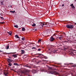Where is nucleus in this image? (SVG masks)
Listing matches in <instances>:
<instances>
[{"mask_svg":"<svg viewBox=\"0 0 76 76\" xmlns=\"http://www.w3.org/2000/svg\"><path fill=\"white\" fill-rule=\"evenodd\" d=\"M56 32H58V31H56Z\"/></svg>","mask_w":76,"mask_h":76,"instance_id":"46","label":"nucleus"},{"mask_svg":"<svg viewBox=\"0 0 76 76\" xmlns=\"http://www.w3.org/2000/svg\"><path fill=\"white\" fill-rule=\"evenodd\" d=\"M42 3H43L42 2Z\"/></svg>","mask_w":76,"mask_h":76,"instance_id":"49","label":"nucleus"},{"mask_svg":"<svg viewBox=\"0 0 76 76\" xmlns=\"http://www.w3.org/2000/svg\"><path fill=\"white\" fill-rule=\"evenodd\" d=\"M64 6V4H63L62 5V7H63V6Z\"/></svg>","mask_w":76,"mask_h":76,"instance_id":"38","label":"nucleus"},{"mask_svg":"<svg viewBox=\"0 0 76 76\" xmlns=\"http://www.w3.org/2000/svg\"><path fill=\"white\" fill-rule=\"evenodd\" d=\"M9 46L8 45L7 46V48H6V49L7 50V49H9Z\"/></svg>","mask_w":76,"mask_h":76,"instance_id":"24","label":"nucleus"},{"mask_svg":"<svg viewBox=\"0 0 76 76\" xmlns=\"http://www.w3.org/2000/svg\"><path fill=\"white\" fill-rule=\"evenodd\" d=\"M72 67H76V64H74V65H72Z\"/></svg>","mask_w":76,"mask_h":76,"instance_id":"30","label":"nucleus"},{"mask_svg":"<svg viewBox=\"0 0 76 76\" xmlns=\"http://www.w3.org/2000/svg\"><path fill=\"white\" fill-rule=\"evenodd\" d=\"M7 61L8 62V63H12V60H11V59H10L9 58H8L7 59Z\"/></svg>","mask_w":76,"mask_h":76,"instance_id":"6","label":"nucleus"},{"mask_svg":"<svg viewBox=\"0 0 76 76\" xmlns=\"http://www.w3.org/2000/svg\"><path fill=\"white\" fill-rule=\"evenodd\" d=\"M54 66H55V67H57V66L56 65H54Z\"/></svg>","mask_w":76,"mask_h":76,"instance_id":"41","label":"nucleus"},{"mask_svg":"<svg viewBox=\"0 0 76 76\" xmlns=\"http://www.w3.org/2000/svg\"><path fill=\"white\" fill-rule=\"evenodd\" d=\"M10 54V53H8V54Z\"/></svg>","mask_w":76,"mask_h":76,"instance_id":"44","label":"nucleus"},{"mask_svg":"<svg viewBox=\"0 0 76 76\" xmlns=\"http://www.w3.org/2000/svg\"><path fill=\"white\" fill-rule=\"evenodd\" d=\"M74 25H76V23H75L74 24Z\"/></svg>","mask_w":76,"mask_h":76,"instance_id":"42","label":"nucleus"},{"mask_svg":"<svg viewBox=\"0 0 76 76\" xmlns=\"http://www.w3.org/2000/svg\"><path fill=\"white\" fill-rule=\"evenodd\" d=\"M26 72H27V73H29V72H30V70H26Z\"/></svg>","mask_w":76,"mask_h":76,"instance_id":"18","label":"nucleus"},{"mask_svg":"<svg viewBox=\"0 0 76 76\" xmlns=\"http://www.w3.org/2000/svg\"><path fill=\"white\" fill-rule=\"evenodd\" d=\"M40 26H45V27H48V23H47L45 22H40Z\"/></svg>","mask_w":76,"mask_h":76,"instance_id":"2","label":"nucleus"},{"mask_svg":"<svg viewBox=\"0 0 76 76\" xmlns=\"http://www.w3.org/2000/svg\"><path fill=\"white\" fill-rule=\"evenodd\" d=\"M63 38V37H59L58 38V39H60V40H61H61H62V39Z\"/></svg>","mask_w":76,"mask_h":76,"instance_id":"13","label":"nucleus"},{"mask_svg":"<svg viewBox=\"0 0 76 76\" xmlns=\"http://www.w3.org/2000/svg\"><path fill=\"white\" fill-rule=\"evenodd\" d=\"M32 49H34V50H35V49H36V48L34 47L32 48Z\"/></svg>","mask_w":76,"mask_h":76,"instance_id":"29","label":"nucleus"},{"mask_svg":"<svg viewBox=\"0 0 76 76\" xmlns=\"http://www.w3.org/2000/svg\"><path fill=\"white\" fill-rule=\"evenodd\" d=\"M12 70H13V69H12Z\"/></svg>","mask_w":76,"mask_h":76,"instance_id":"50","label":"nucleus"},{"mask_svg":"<svg viewBox=\"0 0 76 76\" xmlns=\"http://www.w3.org/2000/svg\"><path fill=\"white\" fill-rule=\"evenodd\" d=\"M18 56L16 54H14L12 55V57H14V58H16Z\"/></svg>","mask_w":76,"mask_h":76,"instance_id":"8","label":"nucleus"},{"mask_svg":"<svg viewBox=\"0 0 76 76\" xmlns=\"http://www.w3.org/2000/svg\"><path fill=\"white\" fill-rule=\"evenodd\" d=\"M13 67H15V66H13Z\"/></svg>","mask_w":76,"mask_h":76,"instance_id":"45","label":"nucleus"},{"mask_svg":"<svg viewBox=\"0 0 76 76\" xmlns=\"http://www.w3.org/2000/svg\"><path fill=\"white\" fill-rule=\"evenodd\" d=\"M0 53H3V51L0 50Z\"/></svg>","mask_w":76,"mask_h":76,"instance_id":"35","label":"nucleus"},{"mask_svg":"<svg viewBox=\"0 0 76 76\" xmlns=\"http://www.w3.org/2000/svg\"><path fill=\"white\" fill-rule=\"evenodd\" d=\"M56 33H54V34L53 35V36H51L50 37V41L51 42H53V41H54V40L55 39V38H54V36L55 37H56Z\"/></svg>","mask_w":76,"mask_h":76,"instance_id":"3","label":"nucleus"},{"mask_svg":"<svg viewBox=\"0 0 76 76\" xmlns=\"http://www.w3.org/2000/svg\"><path fill=\"white\" fill-rule=\"evenodd\" d=\"M4 24V22H0V24Z\"/></svg>","mask_w":76,"mask_h":76,"instance_id":"25","label":"nucleus"},{"mask_svg":"<svg viewBox=\"0 0 76 76\" xmlns=\"http://www.w3.org/2000/svg\"><path fill=\"white\" fill-rule=\"evenodd\" d=\"M64 42L69 43V42H70V40H67V41H64Z\"/></svg>","mask_w":76,"mask_h":76,"instance_id":"12","label":"nucleus"},{"mask_svg":"<svg viewBox=\"0 0 76 76\" xmlns=\"http://www.w3.org/2000/svg\"><path fill=\"white\" fill-rule=\"evenodd\" d=\"M48 50H49V51H51V50H50V49H49Z\"/></svg>","mask_w":76,"mask_h":76,"instance_id":"36","label":"nucleus"},{"mask_svg":"<svg viewBox=\"0 0 76 76\" xmlns=\"http://www.w3.org/2000/svg\"><path fill=\"white\" fill-rule=\"evenodd\" d=\"M70 54L71 55H72V56H73V55H74V53H73V52H71L70 53Z\"/></svg>","mask_w":76,"mask_h":76,"instance_id":"23","label":"nucleus"},{"mask_svg":"<svg viewBox=\"0 0 76 76\" xmlns=\"http://www.w3.org/2000/svg\"><path fill=\"white\" fill-rule=\"evenodd\" d=\"M32 26H36V24L35 23H34L33 25H32Z\"/></svg>","mask_w":76,"mask_h":76,"instance_id":"22","label":"nucleus"},{"mask_svg":"<svg viewBox=\"0 0 76 76\" xmlns=\"http://www.w3.org/2000/svg\"><path fill=\"white\" fill-rule=\"evenodd\" d=\"M7 34H9L10 35H12V33L10 32H7Z\"/></svg>","mask_w":76,"mask_h":76,"instance_id":"17","label":"nucleus"},{"mask_svg":"<svg viewBox=\"0 0 76 76\" xmlns=\"http://www.w3.org/2000/svg\"><path fill=\"white\" fill-rule=\"evenodd\" d=\"M8 65H9V66H12V64L10 63H9V64H8Z\"/></svg>","mask_w":76,"mask_h":76,"instance_id":"20","label":"nucleus"},{"mask_svg":"<svg viewBox=\"0 0 76 76\" xmlns=\"http://www.w3.org/2000/svg\"><path fill=\"white\" fill-rule=\"evenodd\" d=\"M70 29H73L74 28V26L70 24Z\"/></svg>","mask_w":76,"mask_h":76,"instance_id":"7","label":"nucleus"},{"mask_svg":"<svg viewBox=\"0 0 76 76\" xmlns=\"http://www.w3.org/2000/svg\"><path fill=\"white\" fill-rule=\"evenodd\" d=\"M70 6L72 7V8H73V9H74L75 8V6L73 5V4H71L70 5Z\"/></svg>","mask_w":76,"mask_h":76,"instance_id":"10","label":"nucleus"},{"mask_svg":"<svg viewBox=\"0 0 76 76\" xmlns=\"http://www.w3.org/2000/svg\"><path fill=\"white\" fill-rule=\"evenodd\" d=\"M75 51H76V50H75Z\"/></svg>","mask_w":76,"mask_h":76,"instance_id":"48","label":"nucleus"},{"mask_svg":"<svg viewBox=\"0 0 76 76\" xmlns=\"http://www.w3.org/2000/svg\"><path fill=\"white\" fill-rule=\"evenodd\" d=\"M1 74H2L1 73V74H0V75H1Z\"/></svg>","mask_w":76,"mask_h":76,"instance_id":"47","label":"nucleus"},{"mask_svg":"<svg viewBox=\"0 0 76 76\" xmlns=\"http://www.w3.org/2000/svg\"><path fill=\"white\" fill-rule=\"evenodd\" d=\"M52 47H54V46H52Z\"/></svg>","mask_w":76,"mask_h":76,"instance_id":"40","label":"nucleus"},{"mask_svg":"<svg viewBox=\"0 0 76 76\" xmlns=\"http://www.w3.org/2000/svg\"><path fill=\"white\" fill-rule=\"evenodd\" d=\"M1 4H3V1H2L1 2Z\"/></svg>","mask_w":76,"mask_h":76,"instance_id":"32","label":"nucleus"},{"mask_svg":"<svg viewBox=\"0 0 76 76\" xmlns=\"http://www.w3.org/2000/svg\"><path fill=\"white\" fill-rule=\"evenodd\" d=\"M67 48H64V50H67Z\"/></svg>","mask_w":76,"mask_h":76,"instance_id":"37","label":"nucleus"},{"mask_svg":"<svg viewBox=\"0 0 76 76\" xmlns=\"http://www.w3.org/2000/svg\"><path fill=\"white\" fill-rule=\"evenodd\" d=\"M39 56H41V55H42V56H44L43 55H42V54H39Z\"/></svg>","mask_w":76,"mask_h":76,"instance_id":"34","label":"nucleus"},{"mask_svg":"<svg viewBox=\"0 0 76 76\" xmlns=\"http://www.w3.org/2000/svg\"><path fill=\"white\" fill-rule=\"evenodd\" d=\"M41 39H39L38 40V42H41Z\"/></svg>","mask_w":76,"mask_h":76,"instance_id":"27","label":"nucleus"},{"mask_svg":"<svg viewBox=\"0 0 76 76\" xmlns=\"http://www.w3.org/2000/svg\"><path fill=\"white\" fill-rule=\"evenodd\" d=\"M1 19H2V20H4V18H3V17H1Z\"/></svg>","mask_w":76,"mask_h":76,"instance_id":"33","label":"nucleus"},{"mask_svg":"<svg viewBox=\"0 0 76 76\" xmlns=\"http://www.w3.org/2000/svg\"><path fill=\"white\" fill-rule=\"evenodd\" d=\"M48 68H49L48 69V71L49 72H50V73L52 74L53 75H59V73L56 71H51L52 70H53L52 67L49 66Z\"/></svg>","mask_w":76,"mask_h":76,"instance_id":"1","label":"nucleus"},{"mask_svg":"<svg viewBox=\"0 0 76 76\" xmlns=\"http://www.w3.org/2000/svg\"><path fill=\"white\" fill-rule=\"evenodd\" d=\"M22 31H25V28H22Z\"/></svg>","mask_w":76,"mask_h":76,"instance_id":"16","label":"nucleus"},{"mask_svg":"<svg viewBox=\"0 0 76 76\" xmlns=\"http://www.w3.org/2000/svg\"><path fill=\"white\" fill-rule=\"evenodd\" d=\"M4 74L6 76H7V74H8V72H4Z\"/></svg>","mask_w":76,"mask_h":76,"instance_id":"9","label":"nucleus"},{"mask_svg":"<svg viewBox=\"0 0 76 76\" xmlns=\"http://www.w3.org/2000/svg\"><path fill=\"white\" fill-rule=\"evenodd\" d=\"M22 40H23V41H24L25 40V38H24V37L22 38Z\"/></svg>","mask_w":76,"mask_h":76,"instance_id":"26","label":"nucleus"},{"mask_svg":"<svg viewBox=\"0 0 76 76\" xmlns=\"http://www.w3.org/2000/svg\"><path fill=\"white\" fill-rule=\"evenodd\" d=\"M10 12H11V13H15V11L14 10L13 11H10Z\"/></svg>","mask_w":76,"mask_h":76,"instance_id":"21","label":"nucleus"},{"mask_svg":"<svg viewBox=\"0 0 76 76\" xmlns=\"http://www.w3.org/2000/svg\"><path fill=\"white\" fill-rule=\"evenodd\" d=\"M15 38H19V36H18V35H16L15 36Z\"/></svg>","mask_w":76,"mask_h":76,"instance_id":"15","label":"nucleus"},{"mask_svg":"<svg viewBox=\"0 0 76 76\" xmlns=\"http://www.w3.org/2000/svg\"><path fill=\"white\" fill-rule=\"evenodd\" d=\"M25 53V50H21V53L22 54H23V53Z\"/></svg>","mask_w":76,"mask_h":76,"instance_id":"11","label":"nucleus"},{"mask_svg":"<svg viewBox=\"0 0 76 76\" xmlns=\"http://www.w3.org/2000/svg\"><path fill=\"white\" fill-rule=\"evenodd\" d=\"M70 25H66V27L68 28V29H70Z\"/></svg>","mask_w":76,"mask_h":76,"instance_id":"5","label":"nucleus"},{"mask_svg":"<svg viewBox=\"0 0 76 76\" xmlns=\"http://www.w3.org/2000/svg\"><path fill=\"white\" fill-rule=\"evenodd\" d=\"M10 7H11V8H12V5H10Z\"/></svg>","mask_w":76,"mask_h":76,"instance_id":"39","label":"nucleus"},{"mask_svg":"<svg viewBox=\"0 0 76 76\" xmlns=\"http://www.w3.org/2000/svg\"><path fill=\"white\" fill-rule=\"evenodd\" d=\"M24 67H27V68H31V67H32L31 66H28V65H26L24 66Z\"/></svg>","mask_w":76,"mask_h":76,"instance_id":"4","label":"nucleus"},{"mask_svg":"<svg viewBox=\"0 0 76 76\" xmlns=\"http://www.w3.org/2000/svg\"><path fill=\"white\" fill-rule=\"evenodd\" d=\"M35 30V31H37V29H35V28H33V30Z\"/></svg>","mask_w":76,"mask_h":76,"instance_id":"31","label":"nucleus"},{"mask_svg":"<svg viewBox=\"0 0 76 76\" xmlns=\"http://www.w3.org/2000/svg\"><path fill=\"white\" fill-rule=\"evenodd\" d=\"M41 50V49L39 48L38 50V51H40Z\"/></svg>","mask_w":76,"mask_h":76,"instance_id":"28","label":"nucleus"},{"mask_svg":"<svg viewBox=\"0 0 76 76\" xmlns=\"http://www.w3.org/2000/svg\"><path fill=\"white\" fill-rule=\"evenodd\" d=\"M14 27H15V28H18V25H14Z\"/></svg>","mask_w":76,"mask_h":76,"instance_id":"19","label":"nucleus"},{"mask_svg":"<svg viewBox=\"0 0 76 76\" xmlns=\"http://www.w3.org/2000/svg\"><path fill=\"white\" fill-rule=\"evenodd\" d=\"M14 66H18V64L17 63H14Z\"/></svg>","mask_w":76,"mask_h":76,"instance_id":"14","label":"nucleus"},{"mask_svg":"<svg viewBox=\"0 0 76 76\" xmlns=\"http://www.w3.org/2000/svg\"><path fill=\"white\" fill-rule=\"evenodd\" d=\"M1 17H0V18H1Z\"/></svg>","mask_w":76,"mask_h":76,"instance_id":"43","label":"nucleus"}]
</instances>
